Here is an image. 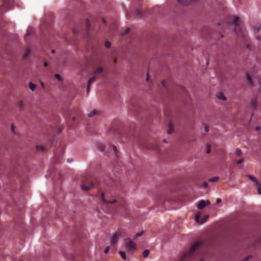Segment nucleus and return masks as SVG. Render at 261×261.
<instances>
[{
    "mask_svg": "<svg viewBox=\"0 0 261 261\" xmlns=\"http://www.w3.org/2000/svg\"><path fill=\"white\" fill-rule=\"evenodd\" d=\"M203 244L202 241H198L194 243L191 247L190 250L186 252L181 257L179 261H190L191 260L195 254V251L199 248L201 247Z\"/></svg>",
    "mask_w": 261,
    "mask_h": 261,
    "instance_id": "1",
    "label": "nucleus"
},
{
    "mask_svg": "<svg viewBox=\"0 0 261 261\" xmlns=\"http://www.w3.org/2000/svg\"><path fill=\"white\" fill-rule=\"evenodd\" d=\"M241 21L238 17H234L232 20L231 24L234 26V31L238 37L244 40L246 38L245 32L242 29L240 25Z\"/></svg>",
    "mask_w": 261,
    "mask_h": 261,
    "instance_id": "2",
    "label": "nucleus"
},
{
    "mask_svg": "<svg viewBox=\"0 0 261 261\" xmlns=\"http://www.w3.org/2000/svg\"><path fill=\"white\" fill-rule=\"evenodd\" d=\"M81 182V188L85 191H89L94 186L93 182L86 176L82 177Z\"/></svg>",
    "mask_w": 261,
    "mask_h": 261,
    "instance_id": "3",
    "label": "nucleus"
},
{
    "mask_svg": "<svg viewBox=\"0 0 261 261\" xmlns=\"http://www.w3.org/2000/svg\"><path fill=\"white\" fill-rule=\"evenodd\" d=\"M103 69L101 67H97L93 72V76L91 77L87 85V92H89L90 90V85L94 82L96 79L99 78L102 74Z\"/></svg>",
    "mask_w": 261,
    "mask_h": 261,
    "instance_id": "4",
    "label": "nucleus"
},
{
    "mask_svg": "<svg viewBox=\"0 0 261 261\" xmlns=\"http://www.w3.org/2000/svg\"><path fill=\"white\" fill-rule=\"evenodd\" d=\"M124 244L126 248L128 250L134 251L136 249V244L129 238H127L124 240Z\"/></svg>",
    "mask_w": 261,
    "mask_h": 261,
    "instance_id": "5",
    "label": "nucleus"
},
{
    "mask_svg": "<svg viewBox=\"0 0 261 261\" xmlns=\"http://www.w3.org/2000/svg\"><path fill=\"white\" fill-rule=\"evenodd\" d=\"M101 199L102 200L106 203H108V204H114V203H117V204H119V203H122L123 202H119V201H117L116 199H107L105 197V194L103 193H101Z\"/></svg>",
    "mask_w": 261,
    "mask_h": 261,
    "instance_id": "6",
    "label": "nucleus"
},
{
    "mask_svg": "<svg viewBox=\"0 0 261 261\" xmlns=\"http://www.w3.org/2000/svg\"><path fill=\"white\" fill-rule=\"evenodd\" d=\"M121 235L120 230H118L112 236L110 242L112 244H115L118 240L119 237Z\"/></svg>",
    "mask_w": 261,
    "mask_h": 261,
    "instance_id": "7",
    "label": "nucleus"
},
{
    "mask_svg": "<svg viewBox=\"0 0 261 261\" xmlns=\"http://www.w3.org/2000/svg\"><path fill=\"white\" fill-rule=\"evenodd\" d=\"M208 216H204L201 218L200 220V216L199 215H197L195 216V220L197 223H200L201 224L205 223L208 219Z\"/></svg>",
    "mask_w": 261,
    "mask_h": 261,
    "instance_id": "8",
    "label": "nucleus"
},
{
    "mask_svg": "<svg viewBox=\"0 0 261 261\" xmlns=\"http://www.w3.org/2000/svg\"><path fill=\"white\" fill-rule=\"evenodd\" d=\"M3 6L7 9L10 8L14 3V0H3Z\"/></svg>",
    "mask_w": 261,
    "mask_h": 261,
    "instance_id": "9",
    "label": "nucleus"
},
{
    "mask_svg": "<svg viewBox=\"0 0 261 261\" xmlns=\"http://www.w3.org/2000/svg\"><path fill=\"white\" fill-rule=\"evenodd\" d=\"M210 203L209 200H206V201L204 200H201L199 201L197 205V207L199 209H202L206 206V203L209 204Z\"/></svg>",
    "mask_w": 261,
    "mask_h": 261,
    "instance_id": "10",
    "label": "nucleus"
},
{
    "mask_svg": "<svg viewBox=\"0 0 261 261\" xmlns=\"http://www.w3.org/2000/svg\"><path fill=\"white\" fill-rule=\"evenodd\" d=\"M197 0H177V2L182 5H187L190 4L195 3Z\"/></svg>",
    "mask_w": 261,
    "mask_h": 261,
    "instance_id": "11",
    "label": "nucleus"
},
{
    "mask_svg": "<svg viewBox=\"0 0 261 261\" xmlns=\"http://www.w3.org/2000/svg\"><path fill=\"white\" fill-rule=\"evenodd\" d=\"M254 30L255 33H258V35H256L257 39L258 40H260L261 38H260V36L261 35V24L256 25L254 28Z\"/></svg>",
    "mask_w": 261,
    "mask_h": 261,
    "instance_id": "12",
    "label": "nucleus"
},
{
    "mask_svg": "<svg viewBox=\"0 0 261 261\" xmlns=\"http://www.w3.org/2000/svg\"><path fill=\"white\" fill-rule=\"evenodd\" d=\"M98 114V112L95 110H93L89 114H88V116L89 117H93L95 115H97Z\"/></svg>",
    "mask_w": 261,
    "mask_h": 261,
    "instance_id": "13",
    "label": "nucleus"
},
{
    "mask_svg": "<svg viewBox=\"0 0 261 261\" xmlns=\"http://www.w3.org/2000/svg\"><path fill=\"white\" fill-rule=\"evenodd\" d=\"M173 132V126L172 123L170 122L169 123V128L167 130V133L169 134H171Z\"/></svg>",
    "mask_w": 261,
    "mask_h": 261,
    "instance_id": "14",
    "label": "nucleus"
},
{
    "mask_svg": "<svg viewBox=\"0 0 261 261\" xmlns=\"http://www.w3.org/2000/svg\"><path fill=\"white\" fill-rule=\"evenodd\" d=\"M31 54V50L29 48H27L25 50L23 56V59H25L28 57Z\"/></svg>",
    "mask_w": 261,
    "mask_h": 261,
    "instance_id": "15",
    "label": "nucleus"
},
{
    "mask_svg": "<svg viewBox=\"0 0 261 261\" xmlns=\"http://www.w3.org/2000/svg\"><path fill=\"white\" fill-rule=\"evenodd\" d=\"M246 79H247V81L248 82V84L252 85V84L253 83L252 80V79H251L250 75H249V74L248 73H246Z\"/></svg>",
    "mask_w": 261,
    "mask_h": 261,
    "instance_id": "16",
    "label": "nucleus"
},
{
    "mask_svg": "<svg viewBox=\"0 0 261 261\" xmlns=\"http://www.w3.org/2000/svg\"><path fill=\"white\" fill-rule=\"evenodd\" d=\"M29 86L30 89L32 91H34L36 88V85L34 84H33L32 82L29 83Z\"/></svg>",
    "mask_w": 261,
    "mask_h": 261,
    "instance_id": "17",
    "label": "nucleus"
},
{
    "mask_svg": "<svg viewBox=\"0 0 261 261\" xmlns=\"http://www.w3.org/2000/svg\"><path fill=\"white\" fill-rule=\"evenodd\" d=\"M256 99H252L251 101V105L252 107L254 109H255L256 107Z\"/></svg>",
    "mask_w": 261,
    "mask_h": 261,
    "instance_id": "18",
    "label": "nucleus"
},
{
    "mask_svg": "<svg viewBox=\"0 0 261 261\" xmlns=\"http://www.w3.org/2000/svg\"><path fill=\"white\" fill-rule=\"evenodd\" d=\"M37 149L38 151H41L42 152H43V151L46 150L47 149L46 148L44 147L43 146H37Z\"/></svg>",
    "mask_w": 261,
    "mask_h": 261,
    "instance_id": "19",
    "label": "nucleus"
},
{
    "mask_svg": "<svg viewBox=\"0 0 261 261\" xmlns=\"http://www.w3.org/2000/svg\"><path fill=\"white\" fill-rule=\"evenodd\" d=\"M119 254L121 256V257L123 259H126V254H125V252L124 251H119Z\"/></svg>",
    "mask_w": 261,
    "mask_h": 261,
    "instance_id": "20",
    "label": "nucleus"
},
{
    "mask_svg": "<svg viewBox=\"0 0 261 261\" xmlns=\"http://www.w3.org/2000/svg\"><path fill=\"white\" fill-rule=\"evenodd\" d=\"M218 179H219V177L215 176V177H213L212 178L208 179V181L209 182H215V181H217Z\"/></svg>",
    "mask_w": 261,
    "mask_h": 261,
    "instance_id": "21",
    "label": "nucleus"
},
{
    "mask_svg": "<svg viewBox=\"0 0 261 261\" xmlns=\"http://www.w3.org/2000/svg\"><path fill=\"white\" fill-rule=\"evenodd\" d=\"M130 31V28H126L123 32L121 33V35L124 36V35H127L128 33H129Z\"/></svg>",
    "mask_w": 261,
    "mask_h": 261,
    "instance_id": "22",
    "label": "nucleus"
},
{
    "mask_svg": "<svg viewBox=\"0 0 261 261\" xmlns=\"http://www.w3.org/2000/svg\"><path fill=\"white\" fill-rule=\"evenodd\" d=\"M136 14L138 16L141 17L143 14V11L141 10L138 9L136 10Z\"/></svg>",
    "mask_w": 261,
    "mask_h": 261,
    "instance_id": "23",
    "label": "nucleus"
},
{
    "mask_svg": "<svg viewBox=\"0 0 261 261\" xmlns=\"http://www.w3.org/2000/svg\"><path fill=\"white\" fill-rule=\"evenodd\" d=\"M217 97L220 99L225 100V96L223 94H222V93H219L217 95Z\"/></svg>",
    "mask_w": 261,
    "mask_h": 261,
    "instance_id": "24",
    "label": "nucleus"
},
{
    "mask_svg": "<svg viewBox=\"0 0 261 261\" xmlns=\"http://www.w3.org/2000/svg\"><path fill=\"white\" fill-rule=\"evenodd\" d=\"M149 253V251L148 250H145L143 252V255L144 257H146Z\"/></svg>",
    "mask_w": 261,
    "mask_h": 261,
    "instance_id": "25",
    "label": "nucleus"
},
{
    "mask_svg": "<svg viewBox=\"0 0 261 261\" xmlns=\"http://www.w3.org/2000/svg\"><path fill=\"white\" fill-rule=\"evenodd\" d=\"M236 155H237L238 156H241V154H242V151L241 150L239 149V148H237L236 150V152H235Z\"/></svg>",
    "mask_w": 261,
    "mask_h": 261,
    "instance_id": "26",
    "label": "nucleus"
},
{
    "mask_svg": "<svg viewBox=\"0 0 261 261\" xmlns=\"http://www.w3.org/2000/svg\"><path fill=\"white\" fill-rule=\"evenodd\" d=\"M111 44L110 42L107 41L105 43V46L106 48H109L111 47Z\"/></svg>",
    "mask_w": 261,
    "mask_h": 261,
    "instance_id": "27",
    "label": "nucleus"
},
{
    "mask_svg": "<svg viewBox=\"0 0 261 261\" xmlns=\"http://www.w3.org/2000/svg\"><path fill=\"white\" fill-rule=\"evenodd\" d=\"M86 29H87V31H88V30L90 28V21L88 20H87V19L86 21Z\"/></svg>",
    "mask_w": 261,
    "mask_h": 261,
    "instance_id": "28",
    "label": "nucleus"
},
{
    "mask_svg": "<svg viewBox=\"0 0 261 261\" xmlns=\"http://www.w3.org/2000/svg\"><path fill=\"white\" fill-rule=\"evenodd\" d=\"M98 148L101 151H103L105 150V146L102 144H99Z\"/></svg>",
    "mask_w": 261,
    "mask_h": 261,
    "instance_id": "29",
    "label": "nucleus"
},
{
    "mask_svg": "<svg viewBox=\"0 0 261 261\" xmlns=\"http://www.w3.org/2000/svg\"><path fill=\"white\" fill-rule=\"evenodd\" d=\"M248 177L252 181H256V179L254 176H252L251 175H248Z\"/></svg>",
    "mask_w": 261,
    "mask_h": 261,
    "instance_id": "30",
    "label": "nucleus"
},
{
    "mask_svg": "<svg viewBox=\"0 0 261 261\" xmlns=\"http://www.w3.org/2000/svg\"><path fill=\"white\" fill-rule=\"evenodd\" d=\"M72 33L74 34V35L75 36V35H77L79 34V31L76 29H73L72 30Z\"/></svg>",
    "mask_w": 261,
    "mask_h": 261,
    "instance_id": "31",
    "label": "nucleus"
},
{
    "mask_svg": "<svg viewBox=\"0 0 261 261\" xmlns=\"http://www.w3.org/2000/svg\"><path fill=\"white\" fill-rule=\"evenodd\" d=\"M55 77L59 81H61L62 80V77L61 76V75L59 74H55Z\"/></svg>",
    "mask_w": 261,
    "mask_h": 261,
    "instance_id": "32",
    "label": "nucleus"
},
{
    "mask_svg": "<svg viewBox=\"0 0 261 261\" xmlns=\"http://www.w3.org/2000/svg\"><path fill=\"white\" fill-rule=\"evenodd\" d=\"M244 160L243 158H241L239 160L236 161V163L238 164H241L244 162Z\"/></svg>",
    "mask_w": 261,
    "mask_h": 261,
    "instance_id": "33",
    "label": "nucleus"
},
{
    "mask_svg": "<svg viewBox=\"0 0 261 261\" xmlns=\"http://www.w3.org/2000/svg\"><path fill=\"white\" fill-rule=\"evenodd\" d=\"M143 234V232H138L135 236L134 239H136L139 237H141Z\"/></svg>",
    "mask_w": 261,
    "mask_h": 261,
    "instance_id": "34",
    "label": "nucleus"
},
{
    "mask_svg": "<svg viewBox=\"0 0 261 261\" xmlns=\"http://www.w3.org/2000/svg\"><path fill=\"white\" fill-rule=\"evenodd\" d=\"M112 147H113V151L115 153V155H117V150L116 147L115 146H113Z\"/></svg>",
    "mask_w": 261,
    "mask_h": 261,
    "instance_id": "35",
    "label": "nucleus"
},
{
    "mask_svg": "<svg viewBox=\"0 0 261 261\" xmlns=\"http://www.w3.org/2000/svg\"><path fill=\"white\" fill-rule=\"evenodd\" d=\"M258 193L259 194L261 195V182L260 183V185L257 188Z\"/></svg>",
    "mask_w": 261,
    "mask_h": 261,
    "instance_id": "36",
    "label": "nucleus"
},
{
    "mask_svg": "<svg viewBox=\"0 0 261 261\" xmlns=\"http://www.w3.org/2000/svg\"><path fill=\"white\" fill-rule=\"evenodd\" d=\"M109 250H110V247H109V246L105 248V250H104V252H105V253H106H106H108V252H109Z\"/></svg>",
    "mask_w": 261,
    "mask_h": 261,
    "instance_id": "37",
    "label": "nucleus"
},
{
    "mask_svg": "<svg viewBox=\"0 0 261 261\" xmlns=\"http://www.w3.org/2000/svg\"><path fill=\"white\" fill-rule=\"evenodd\" d=\"M202 185H203V187L204 188H207V187H208V184H207V183L206 181L204 182L202 184Z\"/></svg>",
    "mask_w": 261,
    "mask_h": 261,
    "instance_id": "38",
    "label": "nucleus"
},
{
    "mask_svg": "<svg viewBox=\"0 0 261 261\" xmlns=\"http://www.w3.org/2000/svg\"><path fill=\"white\" fill-rule=\"evenodd\" d=\"M19 107H20V109H22L23 103L22 101H20L18 103Z\"/></svg>",
    "mask_w": 261,
    "mask_h": 261,
    "instance_id": "39",
    "label": "nucleus"
},
{
    "mask_svg": "<svg viewBox=\"0 0 261 261\" xmlns=\"http://www.w3.org/2000/svg\"><path fill=\"white\" fill-rule=\"evenodd\" d=\"M204 129H205V131L206 132H207L209 130L208 126H205L204 127Z\"/></svg>",
    "mask_w": 261,
    "mask_h": 261,
    "instance_id": "40",
    "label": "nucleus"
},
{
    "mask_svg": "<svg viewBox=\"0 0 261 261\" xmlns=\"http://www.w3.org/2000/svg\"><path fill=\"white\" fill-rule=\"evenodd\" d=\"M4 21V19L3 18H1L0 19V23H1V22L3 21ZM2 25H1V24H0V29L2 28Z\"/></svg>",
    "mask_w": 261,
    "mask_h": 261,
    "instance_id": "41",
    "label": "nucleus"
},
{
    "mask_svg": "<svg viewBox=\"0 0 261 261\" xmlns=\"http://www.w3.org/2000/svg\"><path fill=\"white\" fill-rule=\"evenodd\" d=\"M14 128H15L14 126V125H13V124H12V125H11V129H12V131L13 132H14Z\"/></svg>",
    "mask_w": 261,
    "mask_h": 261,
    "instance_id": "42",
    "label": "nucleus"
},
{
    "mask_svg": "<svg viewBox=\"0 0 261 261\" xmlns=\"http://www.w3.org/2000/svg\"><path fill=\"white\" fill-rule=\"evenodd\" d=\"M29 35V30L27 31V33H26V34L24 36V37L26 38L27 37H28V36Z\"/></svg>",
    "mask_w": 261,
    "mask_h": 261,
    "instance_id": "43",
    "label": "nucleus"
},
{
    "mask_svg": "<svg viewBox=\"0 0 261 261\" xmlns=\"http://www.w3.org/2000/svg\"><path fill=\"white\" fill-rule=\"evenodd\" d=\"M246 48H248V49H249V50H251V47H250V45H249V44H247V45H246Z\"/></svg>",
    "mask_w": 261,
    "mask_h": 261,
    "instance_id": "44",
    "label": "nucleus"
},
{
    "mask_svg": "<svg viewBox=\"0 0 261 261\" xmlns=\"http://www.w3.org/2000/svg\"><path fill=\"white\" fill-rule=\"evenodd\" d=\"M257 59L258 60H261V51H260V56H258L257 57Z\"/></svg>",
    "mask_w": 261,
    "mask_h": 261,
    "instance_id": "45",
    "label": "nucleus"
},
{
    "mask_svg": "<svg viewBox=\"0 0 261 261\" xmlns=\"http://www.w3.org/2000/svg\"><path fill=\"white\" fill-rule=\"evenodd\" d=\"M162 85L165 87H166V85H165V81H163L162 82Z\"/></svg>",
    "mask_w": 261,
    "mask_h": 261,
    "instance_id": "46",
    "label": "nucleus"
},
{
    "mask_svg": "<svg viewBox=\"0 0 261 261\" xmlns=\"http://www.w3.org/2000/svg\"><path fill=\"white\" fill-rule=\"evenodd\" d=\"M260 126H256V128H255V129H256V131H258V130H260Z\"/></svg>",
    "mask_w": 261,
    "mask_h": 261,
    "instance_id": "47",
    "label": "nucleus"
},
{
    "mask_svg": "<svg viewBox=\"0 0 261 261\" xmlns=\"http://www.w3.org/2000/svg\"><path fill=\"white\" fill-rule=\"evenodd\" d=\"M44 66L45 67H47V66H48V63H47L46 62H45L44 63Z\"/></svg>",
    "mask_w": 261,
    "mask_h": 261,
    "instance_id": "48",
    "label": "nucleus"
},
{
    "mask_svg": "<svg viewBox=\"0 0 261 261\" xmlns=\"http://www.w3.org/2000/svg\"><path fill=\"white\" fill-rule=\"evenodd\" d=\"M221 199L218 198V199H217V203H219V202H221Z\"/></svg>",
    "mask_w": 261,
    "mask_h": 261,
    "instance_id": "49",
    "label": "nucleus"
},
{
    "mask_svg": "<svg viewBox=\"0 0 261 261\" xmlns=\"http://www.w3.org/2000/svg\"><path fill=\"white\" fill-rule=\"evenodd\" d=\"M210 152H211V149H210V148H208V149H207V153H210Z\"/></svg>",
    "mask_w": 261,
    "mask_h": 261,
    "instance_id": "50",
    "label": "nucleus"
},
{
    "mask_svg": "<svg viewBox=\"0 0 261 261\" xmlns=\"http://www.w3.org/2000/svg\"><path fill=\"white\" fill-rule=\"evenodd\" d=\"M72 160H70V159H68L67 160V162H68V163H71V162H72Z\"/></svg>",
    "mask_w": 261,
    "mask_h": 261,
    "instance_id": "51",
    "label": "nucleus"
},
{
    "mask_svg": "<svg viewBox=\"0 0 261 261\" xmlns=\"http://www.w3.org/2000/svg\"><path fill=\"white\" fill-rule=\"evenodd\" d=\"M102 21H103L104 24H105L106 23V20H105V19H102Z\"/></svg>",
    "mask_w": 261,
    "mask_h": 261,
    "instance_id": "52",
    "label": "nucleus"
},
{
    "mask_svg": "<svg viewBox=\"0 0 261 261\" xmlns=\"http://www.w3.org/2000/svg\"><path fill=\"white\" fill-rule=\"evenodd\" d=\"M163 142H164V143H167V140H166V139H164V140H163Z\"/></svg>",
    "mask_w": 261,
    "mask_h": 261,
    "instance_id": "53",
    "label": "nucleus"
},
{
    "mask_svg": "<svg viewBox=\"0 0 261 261\" xmlns=\"http://www.w3.org/2000/svg\"><path fill=\"white\" fill-rule=\"evenodd\" d=\"M41 84L42 87H44V83H43L41 82Z\"/></svg>",
    "mask_w": 261,
    "mask_h": 261,
    "instance_id": "54",
    "label": "nucleus"
},
{
    "mask_svg": "<svg viewBox=\"0 0 261 261\" xmlns=\"http://www.w3.org/2000/svg\"><path fill=\"white\" fill-rule=\"evenodd\" d=\"M55 52V50L54 49H53V50H51V53H54Z\"/></svg>",
    "mask_w": 261,
    "mask_h": 261,
    "instance_id": "55",
    "label": "nucleus"
},
{
    "mask_svg": "<svg viewBox=\"0 0 261 261\" xmlns=\"http://www.w3.org/2000/svg\"><path fill=\"white\" fill-rule=\"evenodd\" d=\"M75 116H73V117H72V119H73V120H75Z\"/></svg>",
    "mask_w": 261,
    "mask_h": 261,
    "instance_id": "56",
    "label": "nucleus"
},
{
    "mask_svg": "<svg viewBox=\"0 0 261 261\" xmlns=\"http://www.w3.org/2000/svg\"><path fill=\"white\" fill-rule=\"evenodd\" d=\"M148 79H149V76H148V74L147 75V80L148 81Z\"/></svg>",
    "mask_w": 261,
    "mask_h": 261,
    "instance_id": "57",
    "label": "nucleus"
},
{
    "mask_svg": "<svg viewBox=\"0 0 261 261\" xmlns=\"http://www.w3.org/2000/svg\"><path fill=\"white\" fill-rule=\"evenodd\" d=\"M199 261H204V259L203 258H201Z\"/></svg>",
    "mask_w": 261,
    "mask_h": 261,
    "instance_id": "58",
    "label": "nucleus"
}]
</instances>
